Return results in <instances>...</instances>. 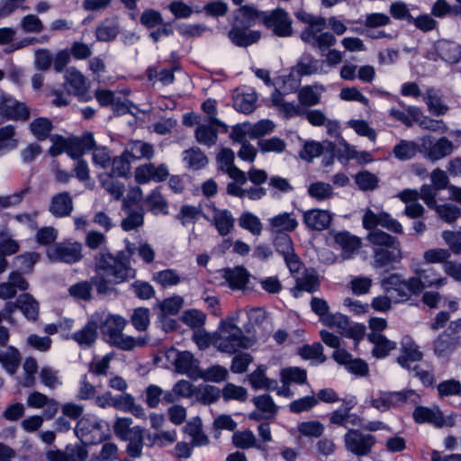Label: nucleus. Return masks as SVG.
I'll return each instance as SVG.
<instances>
[{"instance_id": "f257e3e1", "label": "nucleus", "mask_w": 461, "mask_h": 461, "mask_svg": "<svg viewBox=\"0 0 461 461\" xmlns=\"http://www.w3.org/2000/svg\"><path fill=\"white\" fill-rule=\"evenodd\" d=\"M96 275L91 278L93 286L99 294H108L113 285L121 284L136 276V270L130 266L123 252L116 257L111 253H99L95 257Z\"/></svg>"}, {"instance_id": "f03ea898", "label": "nucleus", "mask_w": 461, "mask_h": 461, "mask_svg": "<svg viewBox=\"0 0 461 461\" xmlns=\"http://www.w3.org/2000/svg\"><path fill=\"white\" fill-rule=\"evenodd\" d=\"M372 249V267L385 273L396 269L402 260V249L400 241L387 232L376 230L366 236Z\"/></svg>"}, {"instance_id": "7ed1b4c3", "label": "nucleus", "mask_w": 461, "mask_h": 461, "mask_svg": "<svg viewBox=\"0 0 461 461\" xmlns=\"http://www.w3.org/2000/svg\"><path fill=\"white\" fill-rule=\"evenodd\" d=\"M255 344L254 339L246 336L232 319L221 320L212 337V345L219 351L233 355L241 349H248Z\"/></svg>"}, {"instance_id": "20e7f679", "label": "nucleus", "mask_w": 461, "mask_h": 461, "mask_svg": "<svg viewBox=\"0 0 461 461\" xmlns=\"http://www.w3.org/2000/svg\"><path fill=\"white\" fill-rule=\"evenodd\" d=\"M127 321L117 314H109L101 323V331L106 341L122 350H132L136 347H144L148 343V338H134L122 333Z\"/></svg>"}, {"instance_id": "39448f33", "label": "nucleus", "mask_w": 461, "mask_h": 461, "mask_svg": "<svg viewBox=\"0 0 461 461\" xmlns=\"http://www.w3.org/2000/svg\"><path fill=\"white\" fill-rule=\"evenodd\" d=\"M63 87L66 91L61 89H53L51 91V95L54 96L52 104L55 106L68 105L70 95L82 99L88 90L87 78L77 68L70 67L65 71Z\"/></svg>"}, {"instance_id": "423d86ee", "label": "nucleus", "mask_w": 461, "mask_h": 461, "mask_svg": "<svg viewBox=\"0 0 461 461\" xmlns=\"http://www.w3.org/2000/svg\"><path fill=\"white\" fill-rule=\"evenodd\" d=\"M105 427L107 425L103 420L95 417L85 416L78 420L74 431L83 445H95L107 438Z\"/></svg>"}, {"instance_id": "0eeeda50", "label": "nucleus", "mask_w": 461, "mask_h": 461, "mask_svg": "<svg viewBox=\"0 0 461 461\" xmlns=\"http://www.w3.org/2000/svg\"><path fill=\"white\" fill-rule=\"evenodd\" d=\"M420 401V395L414 390L400 392H380L371 402L374 408L387 411L392 407H401L405 403L417 405Z\"/></svg>"}, {"instance_id": "6e6552de", "label": "nucleus", "mask_w": 461, "mask_h": 461, "mask_svg": "<svg viewBox=\"0 0 461 461\" xmlns=\"http://www.w3.org/2000/svg\"><path fill=\"white\" fill-rule=\"evenodd\" d=\"M343 441L346 450L357 457L370 455L376 444L374 435L356 429H348Z\"/></svg>"}, {"instance_id": "1a4fd4ad", "label": "nucleus", "mask_w": 461, "mask_h": 461, "mask_svg": "<svg viewBox=\"0 0 461 461\" xmlns=\"http://www.w3.org/2000/svg\"><path fill=\"white\" fill-rule=\"evenodd\" d=\"M381 285L391 295L395 294L398 301H407L412 294L417 295L418 283L411 277L402 279L399 274H391L382 279Z\"/></svg>"}, {"instance_id": "9d476101", "label": "nucleus", "mask_w": 461, "mask_h": 461, "mask_svg": "<svg viewBox=\"0 0 461 461\" xmlns=\"http://www.w3.org/2000/svg\"><path fill=\"white\" fill-rule=\"evenodd\" d=\"M262 23L272 29L273 33L278 37L285 38L293 34V21L285 9L276 8L271 12H263Z\"/></svg>"}, {"instance_id": "9b49d317", "label": "nucleus", "mask_w": 461, "mask_h": 461, "mask_svg": "<svg viewBox=\"0 0 461 461\" xmlns=\"http://www.w3.org/2000/svg\"><path fill=\"white\" fill-rule=\"evenodd\" d=\"M323 324L336 329L340 335L352 339L357 343L363 339L366 332L364 325L351 323L349 319L341 313H331L324 319Z\"/></svg>"}, {"instance_id": "f8f14e48", "label": "nucleus", "mask_w": 461, "mask_h": 461, "mask_svg": "<svg viewBox=\"0 0 461 461\" xmlns=\"http://www.w3.org/2000/svg\"><path fill=\"white\" fill-rule=\"evenodd\" d=\"M47 255L51 261L74 264L83 258L82 244L77 241L57 243L48 249Z\"/></svg>"}, {"instance_id": "ddd939ff", "label": "nucleus", "mask_w": 461, "mask_h": 461, "mask_svg": "<svg viewBox=\"0 0 461 461\" xmlns=\"http://www.w3.org/2000/svg\"><path fill=\"white\" fill-rule=\"evenodd\" d=\"M31 115L28 106L10 95L0 93V116L5 120L26 122Z\"/></svg>"}, {"instance_id": "4468645a", "label": "nucleus", "mask_w": 461, "mask_h": 461, "mask_svg": "<svg viewBox=\"0 0 461 461\" xmlns=\"http://www.w3.org/2000/svg\"><path fill=\"white\" fill-rule=\"evenodd\" d=\"M412 417L417 423L427 422L437 428L454 427L456 424L455 415L445 417L438 407L417 406L413 411Z\"/></svg>"}, {"instance_id": "2eb2a0df", "label": "nucleus", "mask_w": 461, "mask_h": 461, "mask_svg": "<svg viewBox=\"0 0 461 461\" xmlns=\"http://www.w3.org/2000/svg\"><path fill=\"white\" fill-rule=\"evenodd\" d=\"M420 153H424L425 157L430 160H439L453 152V143L446 137L440 138L438 141H434V138L426 135L420 138Z\"/></svg>"}, {"instance_id": "dca6fc26", "label": "nucleus", "mask_w": 461, "mask_h": 461, "mask_svg": "<svg viewBox=\"0 0 461 461\" xmlns=\"http://www.w3.org/2000/svg\"><path fill=\"white\" fill-rule=\"evenodd\" d=\"M412 271L417 276L411 277V279L417 281L418 283V288L415 290L417 295L420 294L425 288H440L445 286L448 282L446 276H441L433 267H415L412 269Z\"/></svg>"}, {"instance_id": "f3484780", "label": "nucleus", "mask_w": 461, "mask_h": 461, "mask_svg": "<svg viewBox=\"0 0 461 461\" xmlns=\"http://www.w3.org/2000/svg\"><path fill=\"white\" fill-rule=\"evenodd\" d=\"M219 169L226 173L231 179L241 184L247 183V176L244 171L234 165L235 155L229 148H222L217 155Z\"/></svg>"}, {"instance_id": "a211bd4d", "label": "nucleus", "mask_w": 461, "mask_h": 461, "mask_svg": "<svg viewBox=\"0 0 461 461\" xmlns=\"http://www.w3.org/2000/svg\"><path fill=\"white\" fill-rule=\"evenodd\" d=\"M332 220L333 214L329 210L316 208L303 212V222L311 230H327Z\"/></svg>"}, {"instance_id": "6ab92c4d", "label": "nucleus", "mask_w": 461, "mask_h": 461, "mask_svg": "<svg viewBox=\"0 0 461 461\" xmlns=\"http://www.w3.org/2000/svg\"><path fill=\"white\" fill-rule=\"evenodd\" d=\"M169 176L166 165L161 164L156 167L154 164H144L135 169L134 176L138 184L143 185L149 181L162 182Z\"/></svg>"}, {"instance_id": "aec40b11", "label": "nucleus", "mask_w": 461, "mask_h": 461, "mask_svg": "<svg viewBox=\"0 0 461 461\" xmlns=\"http://www.w3.org/2000/svg\"><path fill=\"white\" fill-rule=\"evenodd\" d=\"M423 353L419 346L410 336H404L401 341V354L397 357V363L403 368L411 370V362L422 360Z\"/></svg>"}, {"instance_id": "412c9836", "label": "nucleus", "mask_w": 461, "mask_h": 461, "mask_svg": "<svg viewBox=\"0 0 461 461\" xmlns=\"http://www.w3.org/2000/svg\"><path fill=\"white\" fill-rule=\"evenodd\" d=\"M26 402L31 408L44 409L43 416L46 419H52L58 413L59 408L58 401L37 391L28 395Z\"/></svg>"}, {"instance_id": "4be33fe9", "label": "nucleus", "mask_w": 461, "mask_h": 461, "mask_svg": "<svg viewBox=\"0 0 461 461\" xmlns=\"http://www.w3.org/2000/svg\"><path fill=\"white\" fill-rule=\"evenodd\" d=\"M332 357L338 364L345 366L347 370L354 375L365 376L368 374L367 364L360 358H353L346 349L334 350Z\"/></svg>"}, {"instance_id": "5701e85b", "label": "nucleus", "mask_w": 461, "mask_h": 461, "mask_svg": "<svg viewBox=\"0 0 461 461\" xmlns=\"http://www.w3.org/2000/svg\"><path fill=\"white\" fill-rule=\"evenodd\" d=\"M212 211L211 223L215 227L220 236L225 237L232 232L235 227V219L228 209H220L214 203L210 205Z\"/></svg>"}, {"instance_id": "b1692460", "label": "nucleus", "mask_w": 461, "mask_h": 461, "mask_svg": "<svg viewBox=\"0 0 461 461\" xmlns=\"http://www.w3.org/2000/svg\"><path fill=\"white\" fill-rule=\"evenodd\" d=\"M323 29L305 28L301 32V39L305 43L318 48L320 50H325L336 43V38L330 32H322Z\"/></svg>"}, {"instance_id": "393cba45", "label": "nucleus", "mask_w": 461, "mask_h": 461, "mask_svg": "<svg viewBox=\"0 0 461 461\" xmlns=\"http://www.w3.org/2000/svg\"><path fill=\"white\" fill-rule=\"evenodd\" d=\"M68 155L73 159L80 158L86 152L95 148V140L91 132L81 137L68 138Z\"/></svg>"}, {"instance_id": "a878e982", "label": "nucleus", "mask_w": 461, "mask_h": 461, "mask_svg": "<svg viewBox=\"0 0 461 461\" xmlns=\"http://www.w3.org/2000/svg\"><path fill=\"white\" fill-rule=\"evenodd\" d=\"M461 345V342L456 341V339L449 337L446 332H439L432 341V349L434 355L442 359H449L451 355Z\"/></svg>"}, {"instance_id": "bb28decb", "label": "nucleus", "mask_w": 461, "mask_h": 461, "mask_svg": "<svg viewBox=\"0 0 461 461\" xmlns=\"http://www.w3.org/2000/svg\"><path fill=\"white\" fill-rule=\"evenodd\" d=\"M74 209L73 199L68 192L53 195L49 205V212L57 218L68 217Z\"/></svg>"}, {"instance_id": "cd10ccee", "label": "nucleus", "mask_w": 461, "mask_h": 461, "mask_svg": "<svg viewBox=\"0 0 461 461\" xmlns=\"http://www.w3.org/2000/svg\"><path fill=\"white\" fill-rule=\"evenodd\" d=\"M435 54L447 63L456 64L461 60V45L452 41L439 40L435 44Z\"/></svg>"}, {"instance_id": "c85d7f7f", "label": "nucleus", "mask_w": 461, "mask_h": 461, "mask_svg": "<svg viewBox=\"0 0 461 461\" xmlns=\"http://www.w3.org/2000/svg\"><path fill=\"white\" fill-rule=\"evenodd\" d=\"M220 131H221L220 127L214 123H211L209 121L197 122L194 131L195 140L201 145L211 148L216 144Z\"/></svg>"}, {"instance_id": "c756f323", "label": "nucleus", "mask_w": 461, "mask_h": 461, "mask_svg": "<svg viewBox=\"0 0 461 461\" xmlns=\"http://www.w3.org/2000/svg\"><path fill=\"white\" fill-rule=\"evenodd\" d=\"M258 31L247 32V29L234 24L228 33L230 41L238 47H247L256 43L260 39Z\"/></svg>"}, {"instance_id": "7c9ffc66", "label": "nucleus", "mask_w": 461, "mask_h": 461, "mask_svg": "<svg viewBox=\"0 0 461 461\" xmlns=\"http://www.w3.org/2000/svg\"><path fill=\"white\" fill-rule=\"evenodd\" d=\"M294 69L300 77L327 73L324 69V61L312 56L303 57L295 65Z\"/></svg>"}, {"instance_id": "2f4dec72", "label": "nucleus", "mask_w": 461, "mask_h": 461, "mask_svg": "<svg viewBox=\"0 0 461 461\" xmlns=\"http://www.w3.org/2000/svg\"><path fill=\"white\" fill-rule=\"evenodd\" d=\"M325 148L333 151L335 144L331 141H324L323 144L315 140L305 141L299 152V157L306 162H312L315 158L322 154Z\"/></svg>"}, {"instance_id": "473e14b6", "label": "nucleus", "mask_w": 461, "mask_h": 461, "mask_svg": "<svg viewBox=\"0 0 461 461\" xmlns=\"http://www.w3.org/2000/svg\"><path fill=\"white\" fill-rule=\"evenodd\" d=\"M334 240L341 248L343 258H349L361 246L360 239L348 231L337 232Z\"/></svg>"}, {"instance_id": "72a5a7b5", "label": "nucleus", "mask_w": 461, "mask_h": 461, "mask_svg": "<svg viewBox=\"0 0 461 461\" xmlns=\"http://www.w3.org/2000/svg\"><path fill=\"white\" fill-rule=\"evenodd\" d=\"M367 338L374 344L372 354L376 358H384L390 351L396 348V343L386 339L384 335L377 332H370Z\"/></svg>"}, {"instance_id": "f704fd0d", "label": "nucleus", "mask_w": 461, "mask_h": 461, "mask_svg": "<svg viewBox=\"0 0 461 461\" xmlns=\"http://www.w3.org/2000/svg\"><path fill=\"white\" fill-rule=\"evenodd\" d=\"M98 323L89 321L79 330L72 335V339L81 347H91L97 339Z\"/></svg>"}, {"instance_id": "c9c22d12", "label": "nucleus", "mask_w": 461, "mask_h": 461, "mask_svg": "<svg viewBox=\"0 0 461 461\" xmlns=\"http://www.w3.org/2000/svg\"><path fill=\"white\" fill-rule=\"evenodd\" d=\"M262 13L251 5H243L237 10L235 24L248 29L254 25L257 21L262 23Z\"/></svg>"}, {"instance_id": "e433bc0d", "label": "nucleus", "mask_w": 461, "mask_h": 461, "mask_svg": "<svg viewBox=\"0 0 461 461\" xmlns=\"http://www.w3.org/2000/svg\"><path fill=\"white\" fill-rule=\"evenodd\" d=\"M233 445L241 449L257 448L258 450H265L266 447L258 441L256 436L250 429L235 431L232 435Z\"/></svg>"}, {"instance_id": "4c0bfd02", "label": "nucleus", "mask_w": 461, "mask_h": 461, "mask_svg": "<svg viewBox=\"0 0 461 461\" xmlns=\"http://www.w3.org/2000/svg\"><path fill=\"white\" fill-rule=\"evenodd\" d=\"M224 278L233 290H242L249 282V273L243 267L228 268L225 270Z\"/></svg>"}, {"instance_id": "58836bf2", "label": "nucleus", "mask_w": 461, "mask_h": 461, "mask_svg": "<svg viewBox=\"0 0 461 461\" xmlns=\"http://www.w3.org/2000/svg\"><path fill=\"white\" fill-rule=\"evenodd\" d=\"M319 289L320 280L318 276L313 271H307L302 277L296 278V285L293 293L295 297H298L302 291L314 293Z\"/></svg>"}, {"instance_id": "ea45409f", "label": "nucleus", "mask_w": 461, "mask_h": 461, "mask_svg": "<svg viewBox=\"0 0 461 461\" xmlns=\"http://www.w3.org/2000/svg\"><path fill=\"white\" fill-rule=\"evenodd\" d=\"M132 161L147 158L150 159L154 155L153 145L142 140H133L125 149Z\"/></svg>"}, {"instance_id": "a19ab883", "label": "nucleus", "mask_w": 461, "mask_h": 461, "mask_svg": "<svg viewBox=\"0 0 461 461\" xmlns=\"http://www.w3.org/2000/svg\"><path fill=\"white\" fill-rule=\"evenodd\" d=\"M119 23L116 19H104L95 30V37L99 41H110L119 33Z\"/></svg>"}, {"instance_id": "79ce46f5", "label": "nucleus", "mask_w": 461, "mask_h": 461, "mask_svg": "<svg viewBox=\"0 0 461 461\" xmlns=\"http://www.w3.org/2000/svg\"><path fill=\"white\" fill-rule=\"evenodd\" d=\"M418 152L420 153V144L405 140H400L393 149V156L402 161L411 159Z\"/></svg>"}, {"instance_id": "37998d69", "label": "nucleus", "mask_w": 461, "mask_h": 461, "mask_svg": "<svg viewBox=\"0 0 461 461\" xmlns=\"http://www.w3.org/2000/svg\"><path fill=\"white\" fill-rule=\"evenodd\" d=\"M423 100L428 105L429 111L437 116L445 114L448 107L443 103L437 90L429 87L423 96Z\"/></svg>"}, {"instance_id": "c03bdc74", "label": "nucleus", "mask_w": 461, "mask_h": 461, "mask_svg": "<svg viewBox=\"0 0 461 461\" xmlns=\"http://www.w3.org/2000/svg\"><path fill=\"white\" fill-rule=\"evenodd\" d=\"M21 358L20 352L13 346L7 347L5 351H0V363L11 375L16 373L21 363Z\"/></svg>"}, {"instance_id": "a18cd8bd", "label": "nucleus", "mask_w": 461, "mask_h": 461, "mask_svg": "<svg viewBox=\"0 0 461 461\" xmlns=\"http://www.w3.org/2000/svg\"><path fill=\"white\" fill-rule=\"evenodd\" d=\"M20 311L29 321H36L39 316V302L31 294H23L19 296Z\"/></svg>"}, {"instance_id": "49530a36", "label": "nucleus", "mask_w": 461, "mask_h": 461, "mask_svg": "<svg viewBox=\"0 0 461 461\" xmlns=\"http://www.w3.org/2000/svg\"><path fill=\"white\" fill-rule=\"evenodd\" d=\"M29 128L37 140L43 141L50 137L53 124L50 119L39 117L30 123Z\"/></svg>"}, {"instance_id": "de8ad7c7", "label": "nucleus", "mask_w": 461, "mask_h": 461, "mask_svg": "<svg viewBox=\"0 0 461 461\" xmlns=\"http://www.w3.org/2000/svg\"><path fill=\"white\" fill-rule=\"evenodd\" d=\"M183 160L190 169L199 170L208 163L207 157L199 148H191L183 152Z\"/></svg>"}, {"instance_id": "09e8293b", "label": "nucleus", "mask_w": 461, "mask_h": 461, "mask_svg": "<svg viewBox=\"0 0 461 461\" xmlns=\"http://www.w3.org/2000/svg\"><path fill=\"white\" fill-rule=\"evenodd\" d=\"M143 432L141 427L135 426L133 427L132 435L127 438L126 441H129V443L126 447V452L131 457L136 458L142 455Z\"/></svg>"}, {"instance_id": "8fccbe9b", "label": "nucleus", "mask_w": 461, "mask_h": 461, "mask_svg": "<svg viewBox=\"0 0 461 461\" xmlns=\"http://www.w3.org/2000/svg\"><path fill=\"white\" fill-rule=\"evenodd\" d=\"M174 363L178 373L187 375H192L197 368L196 360L188 351L178 352Z\"/></svg>"}, {"instance_id": "3c124183", "label": "nucleus", "mask_w": 461, "mask_h": 461, "mask_svg": "<svg viewBox=\"0 0 461 461\" xmlns=\"http://www.w3.org/2000/svg\"><path fill=\"white\" fill-rule=\"evenodd\" d=\"M269 221L271 227L278 232L294 231L298 227V221L289 212L276 215Z\"/></svg>"}, {"instance_id": "603ef678", "label": "nucleus", "mask_w": 461, "mask_h": 461, "mask_svg": "<svg viewBox=\"0 0 461 461\" xmlns=\"http://www.w3.org/2000/svg\"><path fill=\"white\" fill-rule=\"evenodd\" d=\"M357 404L356 399L351 398L342 401V406L332 411L330 417V422L334 425L347 428L348 420V411Z\"/></svg>"}, {"instance_id": "864d4df0", "label": "nucleus", "mask_w": 461, "mask_h": 461, "mask_svg": "<svg viewBox=\"0 0 461 461\" xmlns=\"http://www.w3.org/2000/svg\"><path fill=\"white\" fill-rule=\"evenodd\" d=\"M149 210L155 215L168 213V204L158 189L153 190L145 200Z\"/></svg>"}, {"instance_id": "5fc2aeb1", "label": "nucleus", "mask_w": 461, "mask_h": 461, "mask_svg": "<svg viewBox=\"0 0 461 461\" xmlns=\"http://www.w3.org/2000/svg\"><path fill=\"white\" fill-rule=\"evenodd\" d=\"M131 162L132 160L128 156V152L124 150L120 156L112 158L110 176L119 177L127 176L131 171Z\"/></svg>"}, {"instance_id": "6e6d98bb", "label": "nucleus", "mask_w": 461, "mask_h": 461, "mask_svg": "<svg viewBox=\"0 0 461 461\" xmlns=\"http://www.w3.org/2000/svg\"><path fill=\"white\" fill-rule=\"evenodd\" d=\"M314 87L317 88L318 86H303L298 91L299 104L303 107L305 108V107L314 106L321 102V93L316 92L314 90ZM319 88L321 91L323 90L322 86H320Z\"/></svg>"}, {"instance_id": "4d7b16f0", "label": "nucleus", "mask_w": 461, "mask_h": 461, "mask_svg": "<svg viewBox=\"0 0 461 461\" xmlns=\"http://www.w3.org/2000/svg\"><path fill=\"white\" fill-rule=\"evenodd\" d=\"M252 402L257 409L265 414L266 420L273 419L276 415L278 408L270 395L256 396Z\"/></svg>"}, {"instance_id": "13d9d810", "label": "nucleus", "mask_w": 461, "mask_h": 461, "mask_svg": "<svg viewBox=\"0 0 461 461\" xmlns=\"http://www.w3.org/2000/svg\"><path fill=\"white\" fill-rule=\"evenodd\" d=\"M308 194L313 199L322 202L333 196V187L330 184L317 181L308 186Z\"/></svg>"}, {"instance_id": "bf43d9fd", "label": "nucleus", "mask_w": 461, "mask_h": 461, "mask_svg": "<svg viewBox=\"0 0 461 461\" xmlns=\"http://www.w3.org/2000/svg\"><path fill=\"white\" fill-rule=\"evenodd\" d=\"M266 367L264 366H258L254 372H252L249 380L250 384L255 389H272L276 385V382L268 379L266 375Z\"/></svg>"}, {"instance_id": "052dcab7", "label": "nucleus", "mask_w": 461, "mask_h": 461, "mask_svg": "<svg viewBox=\"0 0 461 461\" xmlns=\"http://www.w3.org/2000/svg\"><path fill=\"white\" fill-rule=\"evenodd\" d=\"M183 278L175 269H165L158 271L153 275V281L166 288L168 286L177 285Z\"/></svg>"}, {"instance_id": "680f3d73", "label": "nucleus", "mask_w": 461, "mask_h": 461, "mask_svg": "<svg viewBox=\"0 0 461 461\" xmlns=\"http://www.w3.org/2000/svg\"><path fill=\"white\" fill-rule=\"evenodd\" d=\"M239 225L253 235H260L263 226L258 217L249 212H243L239 218Z\"/></svg>"}, {"instance_id": "e2e57ef3", "label": "nucleus", "mask_w": 461, "mask_h": 461, "mask_svg": "<svg viewBox=\"0 0 461 461\" xmlns=\"http://www.w3.org/2000/svg\"><path fill=\"white\" fill-rule=\"evenodd\" d=\"M307 379L306 371L300 367H287L281 371V380L285 385H289L292 383L304 384Z\"/></svg>"}, {"instance_id": "0e129e2a", "label": "nucleus", "mask_w": 461, "mask_h": 461, "mask_svg": "<svg viewBox=\"0 0 461 461\" xmlns=\"http://www.w3.org/2000/svg\"><path fill=\"white\" fill-rule=\"evenodd\" d=\"M199 375L206 382L221 383L227 380L229 372L226 367L215 365L200 371Z\"/></svg>"}, {"instance_id": "69168bd1", "label": "nucleus", "mask_w": 461, "mask_h": 461, "mask_svg": "<svg viewBox=\"0 0 461 461\" xmlns=\"http://www.w3.org/2000/svg\"><path fill=\"white\" fill-rule=\"evenodd\" d=\"M257 101L255 93H243L238 95L234 99V107L243 113H250L254 111Z\"/></svg>"}, {"instance_id": "338daca9", "label": "nucleus", "mask_w": 461, "mask_h": 461, "mask_svg": "<svg viewBox=\"0 0 461 461\" xmlns=\"http://www.w3.org/2000/svg\"><path fill=\"white\" fill-rule=\"evenodd\" d=\"M149 316L150 312L148 308L139 307L133 311L131 316V322L138 331H145L150 322Z\"/></svg>"}, {"instance_id": "774afa93", "label": "nucleus", "mask_w": 461, "mask_h": 461, "mask_svg": "<svg viewBox=\"0 0 461 461\" xmlns=\"http://www.w3.org/2000/svg\"><path fill=\"white\" fill-rule=\"evenodd\" d=\"M355 182L362 191L374 190L378 185V177L367 171L363 170L355 175Z\"/></svg>"}]
</instances>
